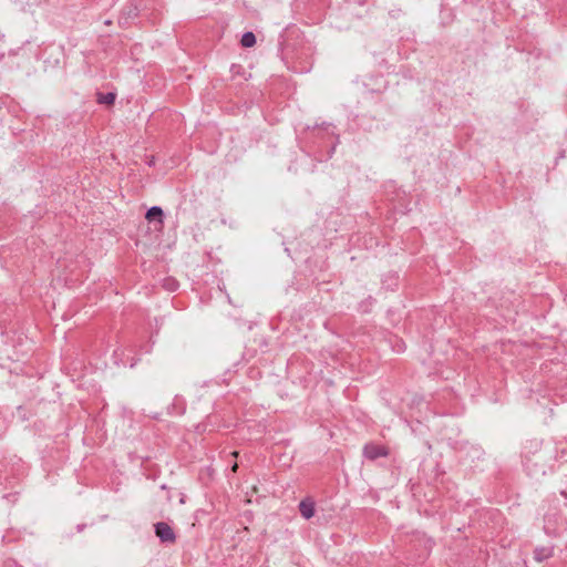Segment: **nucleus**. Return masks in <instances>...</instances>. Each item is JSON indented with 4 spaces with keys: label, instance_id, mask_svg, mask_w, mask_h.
<instances>
[{
    "label": "nucleus",
    "instance_id": "nucleus-2",
    "mask_svg": "<svg viewBox=\"0 0 567 567\" xmlns=\"http://www.w3.org/2000/svg\"><path fill=\"white\" fill-rule=\"evenodd\" d=\"M364 456L370 460H375L378 457L386 455V451L384 447L374 445V444H367L363 449Z\"/></svg>",
    "mask_w": 567,
    "mask_h": 567
},
{
    "label": "nucleus",
    "instance_id": "nucleus-8",
    "mask_svg": "<svg viewBox=\"0 0 567 567\" xmlns=\"http://www.w3.org/2000/svg\"><path fill=\"white\" fill-rule=\"evenodd\" d=\"M115 100V94L114 93H107L106 95L103 96V99H101L100 101L101 102H104V103H113Z\"/></svg>",
    "mask_w": 567,
    "mask_h": 567
},
{
    "label": "nucleus",
    "instance_id": "nucleus-3",
    "mask_svg": "<svg viewBox=\"0 0 567 567\" xmlns=\"http://www.w3.org/2000/svg\"><path fill=\"white\" fill-rule=\"evenodd\" d=\"M299 512L303 518L310 519L315 515V503L310 499L301 501Z\"/></svg>",
    "mask_w": 567,
    "mask_h": 567
},
{
    "label": "nucleus",
    "instance_id": "nucleus-9",
    "mask_svg": "<svg viewBox=\"0 0 567 567\" xmlns=\"http://www.w3.org/2000/svg\"><path fill=\"white\" fill-rule=\"evenodd\" d=\"M154 164V157H152V159H150L148 162V165H153Z\"/></svg>",
    "mask_w": 567,
    "mask_h": 567
},
{
    "label": "nucleus",
    "instance_id": "nucleus-5",
    "mask_svg": "<svg viewBox=\"0 0 567 567\" xmlns=\"http://www.w3.org/2000/svg\"><path fill=\"white\" fill-rule=\"evenodd\" d=\"M241 45L245 48H250L256 43V37L252 32H245L241 37L240 41Z\"/></svg>",
    "mask_w": 567,
    "mask_h": 567
},
{
    "label": "nucleus",
    "instance_id": "nucleus-1",
    "mask_svg": "<svg viewBox=\"0 0 567 567\" xmlns=\"http://www.w3.org/2000/svg\"><path fill=\"white\" fill-rule=\"evenodd\" d=\"M155 534L162 543L173 544L176 540V535L173 528L165 522H158L154 525Z\"/></svg>",
    "mask_w": 567,
    "mask_h": 567
},
{
    "label": "nucleus",
    "instance_id": "nucleus-4",
    "mask_svg": "<svg viewBox=\"0 0 567 567\" xmlns=\"http://www.w3.org/2000/svg\"><path fill=\"white\" fill-rule=\"evenodd\" d=\"M554 554V548L553 547H549V546H546V547H537L535 550H534V558L535 560L537 561H544L548 558H550Z\"/></svg>",
    "mask_w": 567,
    "mask_h": 567
},
{
    "label": "nucleus",
    "instance_id": "nucleus-6",
    "mask_svg": "<svg viewBox=\"0 0 567 567\" xmlns=\"http://www.w3.org/2000/svg\"><path fill=\"white\" fill-rule=\"evenodd\" d=\"M162 216H163V209L159 206H153L146 213V218L148 220H153L156 217H162Z\"/></svg>",
    "mask_w": 567,
    "mask_h": 567
},
{
    "label": "nucleus",
    "instance_id": "nucleus-7",
    "mask_svg": "<svg viewBox=\"0 0 567 567\" xmlns=\"http://www.w3.org/2000/svg\"><path fill=\"white\" fill-rule=\"evenodd\" d=\"M163 287L168 291H175L178 288V282L173 278H166L163 281Z\"/></svg>",
    "mask_w": 567,
    "mask_h": 567
}]
</instances>
